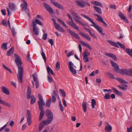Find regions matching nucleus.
Instances as JSON below:
<instances>
[{
  "instance_id": "8",
  "label": "nucleus",
  "mask_w": 132,
  "mask_h": 132,
  "mask_svg": "<svg viewBox=\"0 0 132 132\" xmlns=\"http://www.w3.org/2000/svg\"><path fill=\"white\" fill-rule=\"evenodd\" d=\"M32 24L33 27L32 30L34 34L35 35H38L39 34L38 29L36 27V24L33 21L32 22Z\"/></svg>"
},
{
  "instance_id": "40",
  "label": "nucleus",
  "mask_w": 132,
  "mask_h": 132,
  "mask_svg": "<svg viewBox=\"0 0 132 132\" xmlns=\"http://www.w3.org/2000/svg\"><path fill=\"white\" fill-rule=\"evenodd\" d=\"M82 106L83 110L85 112H86V103L85 102H83L82 104Z\"/></svg>"
},
{
  "instance_id": "60",
  "label": "nucleus",
  "mask_w": 132,
  "mask_h": 132,
  "mask_svg": "<svg viewBox=\"0 0 132 132\" xmlns=\"http://www.w3.org/2000/svg\"><path fill=\"white\" fill-rule=\"evenodd\" d=\"M74 54V52L73 51H72L69 53H68L67 54V56L68 57H69L71 55H73Z\"/></svg>"
},
{
  "instance_id": "21",
  "label": "nucleus",
  "mask_w": 132,
  "mask_h": 132,
  "mask_svg": "<svg viewBox=\"0 0 132 132\" xmlns=\"http://www.w3.org/2000/svg\"><path fill=\"white\" fill-rule=\"evenodd\" d=\"M31 91L30 86H28L27 87V98L28 99H30V98L31 95Z\"/></svg>"
},
{
  "instance_id": "16",
  "label": "nucleus",
  "mask_w": 132,
  "mask_h": 132,
  "mask_svg": "<svg viewBox=\"0 0 132 132\" xmlns=\"http://www.w3.org/2000/svg\"><path fill=\"white\" fill-rule=\"evenodd\" d=\"M57 95L55 90H54L52 94V98L50 100H51V102H52L53 103H54L55 102L56 99V97Z\"/></svg>"
},
{
  "instance_id": "3",
  "label": "nucleus",
  "mask_w": 132,
  "mask_h": 132,
  "mask_svg": "<svg viewBox=\"0 0 132 132\" xmlns=\"http://www.w3.org/2000/svg\"><path fill=\"white\" fill-rule=\"evenodd\" d=\"M81 15L84 17L86 19L88 20L89 21L91 22L93 24L91 25V26H93L103 36H104L105 34L103 32V30L102 28L100 27L98 25L96 24L93 21V20L88 16L81 14Z\"/></svg>"
},
{
  "instance_id": "45",
  "label": "nucleus",
  "mask_w": 132,
  "mask_h": 132,
  "mask_svg": "<svg viewBox=\"0 0 132 132\" xmlns=\"http://www.w3.org/2000/svg\"><path fill=\"white\" fill-rule=\"evenodd\" d=\"M93 4L100 7H102L103 6V5L101 3L98 2L94 1V3Z\"/></svg>"
},
{
  "instance_id": "6",
  "label": "nucleus",
  "mask_w": 132,
  "mask_h": 132,
  "mask_svg": "<svg viewBox=\"0 0 132 132\" xmlns=\"http://www.w3.org/2000/svg\"><path fill=\"white\" fill-rule=\"evenodd\" d=\"M110 61L112 66L115 68L114 70L117 73H119L121 70L119 69V65L113 61L110 60Z\"/></svg>"
},
{
  "instance_id": "48",
  "label": "nucleus",
  "mask_w": 132,
  "mask_h": 132,
  "mask_svg": "<svg viewBox=\"0 0 132 132\" xmlns=\"http://www.w3.org/2000/svg\"><path fill=\"white\" fill-rule=\"evenodd\" d=\"M3 67L6 70L9 71L10 73H12L11 70L6 67L4 64H3Z\"/></svg>"
},
{
  "instance_id": "2",
  "label": "nucleus",
  "mask_w": 132,
  "mask_h": 132,
  "mask_svg": "<svg viewBox=\"0 0 132 132\" xmlns=\"http://www.w3.org/2000/svg\"><path fill=\"white\" fill-rule=\"evenodd\" d=\"M38 96L39 100L38 101L37 103L39 110L40 111L39 120L40 121L44 115V111L43 110V106L45 105V103L41 95L38 94Z\"/></svg>"
},
{
  "instance_id": "58",
  "label": "nucleus",
  "mask_w": 132,
  "mask_h": 132,
  "mask_svg": "<svg viewBox=\"0 0 132 132\" xmlns=\"http://www.w3.org/2000/svg\"><path fill=\"white\" fill-rule=\"evenodd\" d=\"M11 31L13 35V36H15L16 35V32L15 31L14 28H13L11 30Z\"/></svg>"
},
{
  "instance_id": "59",
  "label": "nucleus",
  "mask_w": 132,
  "mask_h": 132,
  "mask_svg": "<svg viewBox=\"0 0 132 132\" xmlns=\"http://www.w3.org/2000/svg\"><path fill=\"white\" fill-rule=\"evenodd\" d=\"M69 68H70L71 67L73 68V64L71 61L69 62Z\"/></svg>"
},
{
  "instance_id": "22",
  "label": "nucleus",
  "mask_w": 132,
  "mask_h": 132,
  "mask_svg": "<svg viewBox=\"0 0 132 132\" xmlns=\"http://www.w3.org/2000/svg\"><path fill=\"white\" fill-rule=\"evenodd\" d=\"M112 89L116 94L120 96H122V94L121 92L119 91L114 87L112 88Z\"/></svg>"
},
{
  "instance_id": "28",
  "label": "nucleus",
  "mask_w": 132,
  "mask_h": 132,
  "mask_svg": "<svg viewBox=\"0 0 132 132\" xmlns=\"http://www.w3.org/2000/svg\"><path fill=\"white\" fill-rule=\"evenodd\" d=\"M55 27L56 29L61 32H65L63 29L62 27L59 26V24L56 26Z\"/></svg>"
},
{
  "instance_id": "63",
  "label": "nucleus",
  "mask_w": 132,
  "mask_h": 132,
  "mask_svg": "<svg viewBox=\"0 0 132 132\" xmlns=\"http://www.w3.org/2000/svg\"><path fill=\"white\" fill-rule=\"evenodd\" d=\"M127 131L128 132H132V126L130 128H127Z\"/></svg>"
},
{
  "instance_id": "64",
  "label": "nucleus",
  "mask_w": 132,
  "mask_h": 132,
  "mask_svg": "<svg viewBox=\"0 0 132 132\" xmlns=\"http://www.w3.org/2000/svg\"><path fill=\"white\" fill-rule=\"evenodd\" d=\"M1 11L2 14L4 15H6V13L5 12L6 10H5L2 9L1 10Z\"/></svg>"
},
{
  "instance_id": "55",
  "label": "nucleus",
  "mask_w": 132,
  "mask_h": 132,
  "mask_svg": "<svg viewBox=\"0 0 132 132\" xmlns=\"http://www.w3.org/2000/svg\"><path fill=\"white\" fill-rule=\"evenodd\" d=\"M51 102V100H49L46 102V106L48 107H49L50 106Z\"/></svg>"
},
{
  "instance_id": "32",
  "label": "nucleus",
  "mask_w": 132,
  "mask_h": 132,
  "mask_svg": "<svg viewBox=\"0 0 132 132\" xmlns=\"http://www.w3.org/2000/svg\"><path fill=\"white\" fill-rule=\"evenodd\" d=\"M20 6L22 10L23 11H26L27 9L28 4H27V5L26 4H24L22 3L21 5Z\"/></svg>"
},
{
  "instance_id": "49",
  "label": "nucleus",
  "mask_w": 132,
  "mask_h": 132,
  "mask_svg": "<svg viewBox=\"0 0 132 132\" xmlns=\"http://www.w3.org/2000/svg\"><path fill=\"white\" fill-rule=\"evenodd\" d=\"M107 74L109 75V77L111 79H115L116 78L114 76V75H113L111 74V73H108Z\"/></svg>"
},
{
  "instance_id": "54",
  "label": "nucleus",
  "mask_w": 132,
  "mask_h": 132,
  "mask_svg": "<svg viewBox=\"0 0 132 132\" xmlns=\"http://www.w3.org/2000/svg\"><path fill=\"white\" fill-rule=\"evenodd\" d=\"M27 120L28 122V125H31L32 121L31 120V117H28L27 119Z\"/></svg>"
},
{
  "instance_id": "24",
  "label": "nucleus",
  "mask_w": 132,
  "mask_h": 132,
  "mask_svg": "<svg viewBox=\"0 0 132 132\" xmlns=\"http://www.w3.org/2000/svg\"><path fill=\"white\" fill-rule=\"evenodd\" d=\"M79 34L84 38L87 39L89 41L91 40V38L90 37L88 36L87 35L85 34L83 32H80L79 33Z\"/></svg>"
},
{
  "instance_id": "15",
  "label": "nucleus",
  "mask_w": 132,
  "mask_h": 132,
  "mask_svg": "<svg viewBox=\"0 0 132 132\" xmlns=\"http://www.w3.org/2000/svg\"><path fill=\"white\" fill-rule=\"evenodd\" d=\"M68 30L69 31V32L72 36L78 39H80V37L77 34L70 29H68Z\"/></svg>"
},
{
  "instance_id": "11",
  "label": "nucleus",
  "mask_w": 132,
  "mask_h": 132,
  "mask_svg": "<svg viewBox=\"0 0 132 132\" xmlns=\"http://www.w3.org/2000/svg\"><path fill=\"white\" fill-rule=\"evenodd\" d=\"M94 15L95 16H97L98 18V19H96L97 21L103 23L104 27H107L108 26V24L103 20V19L101 16L96 14H94Z\"/></svg>"
},
{
  "instance_id": "50",
  "label": "nucleus",
  "mask_w": 132,
  "mask_h": 132,
  "mask_svg": "<svg viewBox=\"0 0 132 132\" xmlns=\"http://www.w3.org/2000/svg\"><path fill=\"white\" fill-rule=\"evenodd\" d=\"M55 67L56 68V70H57L58 71L59 70L60 68V63L59 62L57 61V62L56 64Z\"/></svg>"
},
{
  "instance_id": "36",
  "label": "nucleus",
  "mask_w": 132,
  "mask_h": 132,
  "mask_svg": "<svg viewBox=\"0 0 132 132\" xmlns=\"http://www.w3.org/2000/svg\"><path fill=\"white\" fill-rule=\"evenodd\" d=\"M7 43H4L2 44L1 48L3 49L6 50L7 49Z\"/></svg>"
},
{
  "instance_id": "31",
  "label": "nucleus",
  "mask_w": 132,
  "mask_h": 132,
  "mask_svg": "<svg viewBox=\"0 0 132 132\" xmlns=\"http://www.w3.org/2000/svg\"><path fill=\"white\" fill-rule=\"evenodd\" d=\"M83 54H84L83 59H85V58L87 57L90 54V52H88L87 50H85V51L83 52Z\"/></svg>"
},
{
  "instance_id": "5",
  "label": "nucleus",
  "mask_w": 132,
  "mask_h": 132,
  "mask_svg": "<svg viewBox=\"0 0 132 132\" xmlns=\"http://www.w3.org/2000/svg\"><path fill=\"white\" fill-rule=\"evenodd\" d=\"M110 61L112 66L115 68L114 70L117 73H119L121 70L119 69V65L113 61L110 60Z\"/></svg>"
},
{
  "instance_id": "7",
  "label": "nucleus",
  "mask_w": 132,
  "mask_h": 132,
  "mask_svg": "<svg viewBox=\"0 0 132 132\" xmlns=\"http://www.w3.org/2000/svg\"><path fill=\"white\" fill-rule=\"evenodd\" d=\"M43 4L45 7L48 12L51 14H53L54 10L48 4L45 2H43Z\"/></svg>"
},
{
  "instance_id": "39",
  "label": "nucleus",
  "mask_w": 132,
  "mask_h": 132,
  "mask_svg": "<svg viewBox=\"0 0 132 132\" xmlns=\"http://www.w3.org/2000/svg\"><path fill=\"white\" fill-rule=\"evenodd\" d=\"M57 19L59 22L62 24L63 25L65 28H68V27L67 26L65 23L64 21H62L61 19L59 18H57Z\"/></svg>"
},
{
  "instance_id": "56",
  "label": "nucleus",
  "mask_w": 132,
  "mask_h": 132,
  "mask_svg": "<svg viewBox=\"0 0 132 132\" xmlns=\"http://www.w3.org/2000/svg\"><path fill=\"white\" fill-rule=\"evenodd\" d=\"M47 79L48 81L50 83L52 82L53 80L52 77L48 75L47 76Z\"/></svg>"
},
{
  "instance_id": "46",
  "label": "nucleus",
  "mask_w": 132,
  "mask_h": 132,
  "mask_svg": "<svg viewBox=\"0 0 132 132\" xmlns=\"http://www.w3.org/2000/svg\"><path fill=\"white\" fill-rule=\"evenodd\" d=\"M2 24L5 27H7V26L6 20L4 19L2 20Z\"/></svg>"
},
{
  "instance_id": "42",
  "label": "nucleus",
  "mask_w": 132,
  "mask_h": 132,
  "mask_svg": "<svg viewBox=\"0 0 132 132\" xmlns=\"http://www.w3.org/2000/svg\"><path fill=\"white\" fill-rule=\"evenodd\" d=\"M71 13L75 17L79 19H81V18L79 16H78L77 13L74 11H72L71 12Z\"/></svg>"
},
{
  "instance_id": "47",
  "label": "nucleus",
  "mask_w": 132,
  "mask_h": 132,
  "mask_svg": "<svg viewBox=\"0 0 132 132\" xmlns=\"http://www.w3.org/2000/svg\"><path fill=\"white\" fill-rule=\"evenodd\" d=\"M59 90L63 97H65L66 96L65 93V92L62 89H60Z\"/></svg>"
},
{
  "instance_id": "34",
  "label": "nucleus",
  "mask_w": 132,
  "mask_h": 132,
  "mask_svg": "<svg viewBox=\"0 0 132 132\" xmlns=\"http://www.w3.org/2000/svg\"><path fill=\"white\" fill-rule=\"evenodd\" d=\"M33 21H34L35 23L36 24L37 23L39 25L41 26L43 25V24L42 22H41L38 19H36L35 20H32V22H33Z\"/></svg>"
},
{
  "instance_id": "51",
  "label": "nucleus",
  "mask_w": 132,
  "mask_h": 132,
  "mask_svg": "<svg viewBox=\"0 0 132 132\" xmlns=\"http://www.w3.org/2000/svg\"><path fill=\"white\" fill-rule=\"evenodd\" d=\"M36 73H34L32 75V77L33 78L35 82L37 81H38L37 78L36 77Z\"/></svg>"
},
{
  "instance_id": "14",
  "label": "nucleus",
  "mask_w": 132,
  "mask_h": 132,
  "mask_svg": "<svg viewBox=\"0 0 132 132\" xmlns=\"http://www.w3.org/2000/svg\"><path fill=\"white\" fill-rule=\"evenodd\" d=\"M120 74L122 75H124L125 74L127 75L130 76V71L126 69H122L120 70Z\"/></svg>"
},
{
  "instance_id": "18",
  "label": "nucleus",
  "mask_w": 132,
  "mask_h": 132,
  "mask_svg": "<svg viewBox=\"0 0 132 132\" xmlns=\"http://www.w3.org/2000/svg\"><path fill=\"white\" fill-rule=\"evenodd\" d=\"M76 3L78 4V5L81 8H84L85 6V2L84 1H76Z\"/></svg>"
},
{
  "instance_id": "52",
  "label": "nucleus",
  "mask_w": 132,
  "mask_h": 132,
  "mask_svg": "<svg viewBox=\"0 0 132 132\" xmlns=\"http://www.w3.org/2000/svg\"><path fill=\"white\" fill-rule=\"evenodd\" d=\"M104 98L106 99H109L110 98V94L109 93L105 94L104 96Z\"/></svg>"
},
{
  "instance_id": "17",
  "label": "nucleus",
  "mask_w": 132,
  "mask_h": 132,
  "mask_svg": "<svg viewBox=\"0 0 132 132\" xmlns=\"http://www.w3.org/2000/svg\"><path fill=\"white\" fill-rule=\"evenodd\" d=\"M1 89L2 92L5 94L9 95L10 93L8 89L4 86H2L1 87Z\"/></svg>"
},
{
  "instance_id": "10",
  "label": "nucleus",
  "mask_w": 132,
  "mask_h": 132,
  "mask_svg": "<svg viewBox=\"0 0 132 132\" xmlns=\"http://www.w3.org/2000/svg\"><path fill=\"white\" fill-rule=\"evenodd\" d=\"M49 124L48 123V122L46 120H44L41 122L39 126V131H41L44 127L45 125H47Z\"/></svg>"
},
{
  "instance_id": "20",
  "label": "nucleus",
  "mask_w": 132,
  "mask_h": 132,
  "mask_svg": "<svg viewBox=\"0 0 132 132\" xmlns=\"http://www.w3.org/2000/svg\"><path fill=\"white\" fill-rule=\"evenodd\" d=\"M105 54L107 56L112 58L113 60H115L116 61L117 60V59L116 56L115 55L113 54L107 53H105Z\"/></svg>"
},
{
  "instance_id": "9",
  "label": "nucleus",
  "mask_w": 132,
  "mask_h": 132,
  "mask_svg": "<svg viewBox=\"0 0 132 132\" xmlns=\"http://www.w3.org/2000/svg\"><path fill=\"white\" fill-rule=\"evenodd\" d=\"M50 1L51 3L55 7L61 10H63L64 9L63 7L60 4L55 2L54 0H50Z\"/></svg>"
},
{
  "instance_id": "43",
  "label": "nucleus",
  "mask_w": 132,
  "mask_h": 132,
  "mask_svg": "<svg viewBox=\"0 0 132 132\" xmlns=\"http://www.w3.org/2000/svg\"><path fill=\"white\" fill-rule=\"evenodd\" d=\"M69 69L70 71L72 74L73 75H76L77 73L76 71L75 70L73 69V68H72L71 67Z\"/></svg>"
},
{
  "instance_id": "35",
  "label": "nucleus",
  "mask_w": 132,
  "mask_h": 132,
  "mask_svg": "<svg viewBox=\"0 0 132 132\" xmlns=\"http://www.w3.org/2000/svg\"><path fill=\"white\" fill-rule=\"evenodd\" d=\"M126 51L128 55L132 57V49L130 50L129 48H126Z\"/></svg>"
},
{
  "instance_id": "4",
  "label": "nucleus",
  "mask_w": 132,
  "mask_h": 132,
  "mask_svg": "<svg viewBox=\"0 0 132 132\" xmlns=\"http://www.w3.org/2000/svg\"><path fill=\"white\" fill-rule=\"evenodd\" d=\"M45 115L47 118L46 120L48 122V123H51L53 119V113L50 110H47L46 111Z\"/></svg>"
},
{
  "instance_id": "30",
  "label": "nucleus",
  "mask_w": 132,
  "mask_h": 132,
  "mask_svg": "<svg viewBox=\"0 0 132 132\" xmlns=\"http://www.w3.org/2000/svg\"><path fill=\"white\" fill-rule=\"evenodd\" d=\"M94 8L95 10L98 14H101L102 13V12L101 11V10L100 8L99 7L94 6Z\"/></svg>"
},
{
  "instance_id": "57",
  "label": "nucleus",
  "mask_w": 132,
  "mask_h": 132,
  "mask_svg": "<svg viewBox=\"0 0 132 132\" xmlns=\"http://www.w3.org/2000/svg\"><path fill=\"white\" fill-rule=\"evenodd\" d=\"M109 7L110 8L116 9V6L115 5L111 4L109 6Z\"/></svg>"
},
{
  "instance_id": "26",
  "label": "nucleus",
  "mask_w": 132,
  "mask_h": 132,
  "mask_svg": "<svg viewBox=\"0 0 132 132\" xmlns=\"http://www.w3.org/2000/svg\"><path fill=\"white\" fill-rule=\"evenodd\" d=\"M84 29L88 32L92 36L95 38H96V36L95 34L92 33L91 31L89 30L86 28H85Z\"/></svg>"
},
{
  "instance_id": "41",
  "label": "nucleus",
  "mask_w": 132,
  "mask_h": 132,
  "mask_svg": "<svg viewBox=\"0 0 132 132\" xmlns=\"http://www.w3.org/2000/svg\"><path fill=\"white\" fill-rule=\"evenodd\" d=\"M71 26L74 29L78 31L79 30V28L78 27L74 22L72 23V24Z\"/></svg>"
},
{
  "instance_id": "62",
  "label": "nucleus",
  "mask_w": 132,
  "mask_h": 132,
  "mask_svg": "<svg viewBox=\"0 0 132 132\" xmlns=\"http://www.w3.org/2000/svg\"><path fill=\"white\" fill-rule=\"evenodd\" d=\"M49 43H50L51 46H52L53 44V41L52 39H51L48 40Z\"/></svg>"
},
{
  "instance_id": "1",
  "label": "nucleus",
  "mask_w": 132,
  "mask_h": 132,
  "mask_svg": "<svg viewBox=\"0 0 132 132\" xmlns=\"http://www.w3.org/2000/svg\"><path fill=\"white\" fill-rule=\"evenodd\" d=\"M14 56L16 59L15 62L18 68V73L17 75L18 80L20 83L23 82V76L24 73V70L21 66L22 61L20 57L16 54H14Z\"/></svg>"
},
{
  "instance_id": "37",
  "label": "nucleus",
  "mask_w": 132,
  "mask_h": 132,
  "mask_svg": "<svg viewBox=\"0 0 132 132\" xmlns=\"http://www.w3.org/2000/svg\"><path fill=\"white\" fill-rule=\"evenodd\" d=\"M91 101L92 107L93 109H94L95 108V105H96V101L94 99H92Z\"/></svg>"
},
{
  "instance_id": "25",
  "label": "nucleus",
  "mask_w": 132,
  "mask_h": 132,
  "mask_svg": "<svg viewBox=\"0 0 132 132\" xmlns=\"http://www.w3.org/2000/svg\"><path fill=\"white\" fill-rule=\"evenodd\" d=\"M46 69L47 73L48 74H51L54 76L55 75L53 70L49 66L47 67Z\"/></svg>"
},
{
  "instance_id": "23",
  "label": "nucleus",
  "mask_w": 132,
  "mask_h": 132,
  "mask_svg": "<svg viewBox=\"0 0 132 132\" xmlns=\"http://www.w3.org/2000/svg\"><path fill=\"white\" fill-rule=\"evenodd\" d=\"M14 47H12L8 51L7 53L6 54V55L9 56H11L14 53Z\"/></svg>"
},
{
  "instance_id": "61",
  "label": "nucleus",
  "mask_w": 132,
  "mask_h": 132,
  "mask_svg": "<svg viewBox=\"0 0 132 132\" xmlns=\"http://www.w3.org/2000/svg\"><path fill=\"white\" fill-rule=\"evenodd\" d=\"M47 36L46 33L44 34L43 35L42 39L44 40H46L47 38Z\"/></svg>"
},
{
  "instance_id": "12",
  "label": "nucleus",
  "mask_w": 132,
  "mask_h": 132,
  "mask_svg": "<svg viewBox=\"0 0 132 132\" xmlns=\"http://www.w3.org/2000/svg\"><path fill=\"white\" fill-rule=\"evenodd\" d=\"M106 125L104 127V130L106 132H111L112 130V127L109 124L108 122H106Z\"/></svg>"
},
{
  "instance_id": "29",
  "label": "nucleus",
  "mask_w": 132,
  "mask_h": 132,
  "mask_svg": "<svg viewBox=\"0 0 132 132\" xmlns=\"http://www.w3.org/2000/svg\"><path fill=\"white\" fill-rule=\"evenodd\" d=\"M116 79L122 83L128 84V83L127 81H125L124 79L122 78H116Z\"/></svg>"
},
{
  "instance_id": "38",
  "label": "nucleus",
  "mask_w": 132,
  "mask_h": 132,
  "mask_svg": "<svg viewBox=\"0 0 132 132\" xmlns=\"http://www.w3.org/2000/svg\"><path fill=\"white\" fill-rule=\"evenodd\" d=\"M42 52L41 53V55L44 60L45 62L46 63V57L43 51V49H42Z\"/></svg>"
},
{
  "instance_id": "19",
  "label": "nucleus",
  "mask_w": 132,
  "mask_h": 132,
  "mask_svg": "<svg viewBox=\"0 0 132 132\" xmlns=\"http://www.w3.org/2000/svg\"><path fill=\"white\" fill-rule=\"evenodd\" d=\"M9 6L12 11H14L16 9V6L13 3H10L9 4Z\"/></svg>"
},
{
  "instance_id": "27",
  "label": "nucleus",
  "mask_w": 132,
  "mask_h": 132,
  "mask_svg": "<svg viewBox=\"0 0 132 132\" xmlns=\"http://www.w3.org/2000/svg\"><path fill=\"white\" fill-rule=\"evenodd\" d=\"M79 42L85 46V47L88 48L90 50L92 49V48L90 46L89 44L85 43L84 41H80Z\"/></svg>"
},
{
  "instance_id": "53",
  "label": "nucleus",
  "mask_w": 132,
  "mask_h": 132,
  "mask_svg": "<svg viewBox=\"0 0 132 132\" xmlns=\"http://www.w3.org/2000/svg\"><path fill=\"white\" fill-rule=\"evenodd\" d=\"M117 43L120 47L123 48V49H125V47L123 45L121 44L120 42H117Z\"/></svg>"
},
{
  "instance_id": "44",
  "label": "nucleus",
  "mask_w": 132,
  "mask_h": 132,
  "mask_svg": "<svg viewBox=\"0 0 132 132\" xmlns=\"http://www.w3.org/2000/svg\"><path fill=\"white\" fill-rule=\"evenodd\" d=\"M31 104H33L36 101V98L33 95H32L31 96Z\"/></svg>"
},
{
  "instance_id": "33",
  "label": "nucleus",
  "mask_w": 132,
  "mask_h": 132,
  "mask_svg": "<svg viewBox=\"0 0 132 132\" xmlns=\"http://www.w3.org/2000/svg\"><path fill=\"white\" fill-rule=\"evenodd\" d=\"M108 42L111 44L112 45L116 47L119 48V47L117 43L110 40H108Z\"/></svg>"
},
{
  "instance_id": "13",
  "label": "nucleus",
  "mask_w": 132,
  "mask_h": 132,
  "mask_svg": "<svg viewBox=\"0 0 132 132\" xmlns=\"http://www.w3.org/2000/svg\"><path fill=\"white\" fill-rule=\"evenodd\" d=\"M119 16L122 20H123L125 22L128 23L129 22L126 18L124 14L121 12H119L118 14Z\"/></svg>"
}]
</instances>
